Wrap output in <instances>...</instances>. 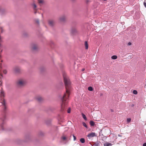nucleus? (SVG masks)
I'll return each instance as SVG.
<instances>
[{"mask_svg":"<svg viewBox=\"0 0 146 146\" xmlns=\"http://www.w3.org/2000/svg\"><path fill=\"white\" fill-rule=\"evenodd\" d=\"M1 75V76H2V74Z\"/></svg>","mask_w":146,"mask_h":146,"instance_id":"nucleus-51","label":"nucleus"},{"mask_svg":"<svg viewBox=\"0 0 146 146\" xmlns=\"http://www.w3.org/2000/svg\"><path fill=\"white\" fill-rule=\"evenodd\" d=\"M63 76L64 84L66 87V93H64L63 97L61 98L62 103L61 107L62 110L64 111L68 104L70 91L71 88V82L68 77L65 73H63Z\"/></svg>","mask_w":146,"mask_h":146,"instance_id":"nucleus-1","label":"nucleus"},{"mask_svg":"<svg viewBox=\"0 0 146 146\" xmlns=\"http://www.w3.org/2000/svg\"><path fill=\"white\" fill-rule=\"evenodd\" d=\"M23 36L24 37H26V36H28V34L27 33V32H24L23 33Z\"/></svg>","mask_w":146,"mask_h":146,"instance_id":"nucleus-22","label":"nucleus"},{"mask_svg":"<svg viewBox=\"0 0 146 146\" xmlns=\"http://www.w3.org/2000/svg\"><path fill=\"white\" fill-rule=\"evenodd\" d=\"M45 70V68L43 66H41L40 68V70L41 72Z\"/></svg>","mask_w":146,"mask_h":146,"instance_id":"nucleus-20","label":"nucleus"},{"mask_svg":"<svg viewBox=\"0 0 146 146\" xmlns=\"http://www.w3.org/2000/svg\"><path fill=\"white\" fill-rule=\"evenodd\" d=\"M36 13V12H35V13Z\"/></svg>","mask_w":146,"mask_h":146,"instance_id":"nucleus-50","label":"nucleus"},{"mask_svg":"<svg viewBox=\"0 0 146 146\" xmlns=\"http://www.w3.org/2000/svg\"><path fill=\"white\" fill-rule=\"evenodd\" d=\"M34 7L35 8L36 7V6L35 4H34Z\"/></svg>","mask_w":146,"mask_h":146,"instance_id":"nucleus-38","label":"nucleus"},{"mask_svg":"<svg viewBox=\"0 0 146 146\" xmlns=\"http://www.w3.org/2000/svg\"><path fill=\"white\" fill-rule=\"evenodd\" d=\"M89 143L92 146H100V145L101 143L100 141H97L95 142L90 143Z\"/></svg>","mask_w":146,"mask_h":146,"instance_id":"nucleus-5","label":"nucleus"},{"mask_svg":"<svg viewBox=\"0 0 146 146\" xmlns=\"http://www.w3.org/2000/svg\"><path fill=\"white\" fill-rule=\"evenodd\" d=\"M107 0H103V1H106Z\"/></svg>","mask_w":146,"mask_h":146,"instance_id":"nucleus-46","label":"nucleus"},{"mask_svg":"<svg viewBox=\"0 0 146 146\" xmlns=\"http://www.w3.org/2000/svg\"><path fill=\"white\" fill-rule=\"evenodd\" d=\"M143 146H146V143H145L143 144Z\"/></svg>","mask_w":146,"mask_h":146,"instance_id":"nucleus-39","label":"nucleus"},{"mask_svg":"<svg viewBox=\"0 0 146 146\" xmlns=\"http://www.w3.org/2000/svg\"><path fill=\"white\" fill-rule=\"evenodd\" d=\"M112 144L111 143H105L104 144V146H111Z\"/></svg>","mask_w":146,"mask_h":146,"instance_id":"nucleus-15","label":"nucleus"},{"mask_svg":"<svg viewBox=\"0 0 146 146\" xmlns=\"http://www.w3.org/2000/svg\"><path fill=\"white\" fill-rule=\"evenodd\" d=\"M131 42H129L128 43V46L131 45Z\"/></svg>","mask_w":146,"mask_h":146,"instance_id":"nucleus-37","label":"nucleus"},{"mask_svg":"<svg viewBox=\"0 0 146 146\" xmlns=\"http://www.w3.org/2000/svg\"><path fill=\"white\" fill-rule=\"evenodd\" d=\"M62 139L63 140H65L66 139V138L65 137H62Z\"/></svg>","mask_w":146,"mask_h":146,"instance_id":"nucleus-31","label":"nucleus"},{"mask_svg":"<svg viewBox=\"0 0 146 146\" xmlns=\"http://www.w3.org/2000/svg\"><path fill=\"white\" fill-rule=\"evenodd\" d=\"M143 5H144V6H145V7L146 8V2H144V3H143Z\"/></svg>","mask_w":146,"mask_h":146,"instance_id":"nucleus-34","label":"nucleus"},{"mask_svg":"<svg viewBox=\"0 0 146 146\" xmlns=\"http://www.w3.org/2000/svg\"><path fill=\"white\" fill-rule=\"evenodd\" d=\"M2 44H1V43H0V49L2 47Z\"/></svg>","mask_w":146,"mask_h":146,"instance_id":"nucleus-41","label":"nucleus"},{"mask_svg":"<svg viewBox=\"0 0 146 146\" xmlns=\"http://www.w3.org/2000/svg\"><path fill=\"white\" fill-rule=\"evenodd\" d=\"M44 133L42 131H40L38 133V135L40 136H43L44 135Z\"/></svg>","mask_w":146,"mask_h":146,"instance_id":"nucleus-17","label":"nucleus"},{"mask_svg":"<svg viewBox=\"0 0 146 146\" xmlns=\"http://www.w3.org/2000/svg\"><path fill=\"white\" fill-rule=\"evenodd\" d=\"M48 25L51 27H53L55 24V21L53 19H49L48 21Z\"/></svg>","mask_w":146,"mask_h":146,"instance_id":"nucleus-3","label":"nucleus"},{"mask_svg":"<svg viewBox=\"0 0 146 146\" xmlns=\"http://www.w3.org/2000/svg\"><path fill=\"white\" fill-rule=\"evenodd\" d=\"M1 33H2L3 32V30L2 29V28H1Z\"/></svg>","mask_w":146,"mask_h":146,"instance_id":"nucleus-40","label":"nucleus"},{"mask_svg":"<svg viewBox=\"0 0 146 146\" xmlns=\"http://www.w3.org/2000/svg\"><path fill=\"white\" fill-rule=\"evenodd\" d=\"M73 138H74V141H75L76 140V137L75 136H74V135H73Z\"/></svg>","mask_w":146,"mask_h":146,"instance_id":"nucleus-30","label":"nucleus"},{"mask_svg":"<svg viewBox=\"0 0 146 146\" xmlns=\"http://www.w3.org/2000/svg\"><path fill=\"white\" fill-rule=\"evenodd\" d=\"M3 72L5 74H6L7 73V71L6 70H4L3 71Z\"/></svg>","mask_w":146,"mask_h":146,"instance_id":"nucleus-35","label":"nucleus"},{"mask_svg":"<svg viewBox=\"0 0 146 146\" xmlns=\"http://www.w3.org/2000/svg\"><path fill=\"white\" fill-rule=\"evenodd\" d=\"M36 100L39 102H40L42 100V99L41 97L38 96L36 98Z\"/></svg>","mask_w":146,"mask_h":146,"instance_id":"nucleus-11","label":"nucleus"},{"mask_svg":"<svg viewBox=\"0 0 146 146\" xmlns=\"http://www.w3.org/2000/svg\"><path fill=\"white\" fill-rule=\"evenodd\" d=\"M118 136L119 137H122V135L120 134H118Z\"/></svg>","mask_w":146,"mask_h":146,"instance_id":"nucleus-42","label":"nucleus"},{"mask_svg":"<svg viewBox=\"0 0 146 146\" xmlns=\"http://www.w3.org/2000/svg\"><path fill=\"white\" fill-rule=\"evenodd\" d=\"M90 1L89 0H86V3L87 4H88V3L90 2Z\"/></svg>","mask_w":146,"mask_h":146,"instance_id":"nucleus-33","label":"nucleus"},{"mask_svg":"<svg viewBox=\"0 0 146 146\" xmlns=\"http://www.w3.org/2000/svg\"><path fill=\"white\" fill-rule=\"evenodd\" d=\"M32 49L34 51L37 50V48L36 45L35 44L32 47Z\"/></svg>","mask_w":146,"mask_h":146,"instance_id":"nucleus-12","label":"nucleus"},{"mask_svg":"<svg viewBox=\"0 0 146 146\" xmlns=\"http://www.w3.org/2000/svg\"><path fill=\"white\" fill-rule=\"evenodd\" d=\"M66 17L65 15H63L60 18V20L61 22H64L65 21Z\"/></svg>","mask_w":146,"mask_h":146,"instance_id":"nucleus-9","label":"nucleus"},{"mask_svg":"<svg viewBox=\"0 0 146 146\" xmlns=\"http://www.w3.org/2000/svg\"><path fill=\"white\" fill-rule=\"evenodd\" d=\"M51 123V120H48L46 121V124L48 125H49Z\"/></svg>","mask_w":146,"mask_h":146,"instance_id":"nucleus-13","label":"nucleus"},{"mask_svg":"<svg viewBox=\"0 0 146 146\" xmlns=\"http://www.w3.org/2000/svg\"><path fill=\"white\" fill-rule=\"evenodd\" d=\"M88 90L90 91H92L93 88L91 86H89L88 88Z\"/></svg>","mask_w":146,"mask_h":146,"instance_id":"nucleus-24","label":"nucleus"},{"mask_svg":"<svg viewBox=\"0 0 146 146\" xmlns=\"http://www.w3.org/2000/svg\"><path fill=\"white\" fill-rule=\"evenodd\" d=\"M90 124L92 126H94V123L93 121L91 120L90 122Z\"/></svg>","mask_w":146,"mask_h":146,"instance_id":"nucleus-14","label":"nucleus"},{"mask_svg":"<svg viewBox=\"0 0 146 146\" xmlns=\"http://www.w3.org/2000/svg\"><path fill=\"white\" fill-rule=\"evenodd\" d=\"M31 139V137L29 135H26L23 141L25 142H27L30 141Z\"/></svg>","mask_w":146,"mask_h":146,"instance_id":"nucleus-7","label":"nucleus"},{"mask_svg":"<svg viewBox=\"0 0 146 146\" xmlns=\"http://www.w3.org/2000/svg\"><path fill=\"white\" fill-rule=\"evenodd\" d=\"M117 56L116 55H113L111 57V58L113 59H116L117 58Z\"/></svg>","mask_w":146,"mask_h":146,"instance_id":"nucleus-23","label":"nucleus"},{"mask_svg":"<svg viewBox=\"0 0 146 146\" xmlns=\"http://www.w3.org/2000/svg\"><path fill=\"white\" fill-rule=\"evenodd\" d=\"M38 2L40 4L42 3L43 2V1L42 0H38Z\"/></svg>","mask_w":146,"mask_h":146,"instance_id":"nucleus-27","label":"nucleus"},{"mask_svg":"<svg viewBox=\"0 0 146 146\" xmlns=\"http://www.w3.org/2000/svg\"><path fill=\"white\" fill-rule=\"evenodd\" d=\"M82 117L84 119H85V120H87V118L85 115L82 113Z\"/></svg>","mask_w":146,"mask_h":146,"instance_id":"nucleus-18","label":"nucleus"},{"mask_svg":"<svg viewBox=\"0 0 146 146\" xmlns=\"http://www.w3.org/2000/svg\"><path fill=\"white\" fill-rule=\"evenodd\" d=\"M13 70L15 73L16 74L19 73L21 72L20 68L18 66H15L13 68Z\"/></svg>","mask_w":146,"mask_h":146,"instance_id":"nucleus-6","label":"nucleus"},{"mask_svg":"<svg viewBox=\"0 0 146 146\" xmlns=\"http://www.w3.org/2000/svg\"><path fill=\"white\" fill-rule=\"evenodd\" d=\"M52 43L53 44H54L53 42H52Z\"/></svg>","mask_w":146,"mask_h":146,"instance_id":"nucleus-45","label":"nucleus"},{"mask_svg":"<svg viewBox=\"0 0 146 146\" xmlns=\"http://www.w3.org/2000/svg\"><path fill=\"white\" fill-rule=\"evenodd\" d=\"M144 2H146V0H145V1H144Z\"/></svg>","mask_w":146,"mask_h":146,"instance_id":"nucleus-47","label":"nucleus"},{"mask_svg":"<svg viewBox=\"0 0 146 146\" xmlns=\"http://www.w3.org/2000/svg\"><path fill=\"white\" fill-rule=\"evenodd\" d=\"M36 23H37L38 24H39V20L38 19H37L36 20Z\"/></svg>","mask_w":146,"mask_h":146,"instance_id":"nucleus-32","label":"nucleus"},{"mask_svg":"<svg viewBox=\"0 0 146 146\" xmlns=\"http://www.w3.org/2000/svg\"><path fill=\"white\" fill-rule=\"evenodd\" d=\"M1 96L3 97H4V95H5L4 92L2 91L1 92Z\"/></svg>","mask_w":146,"mask_h":146,"instance_id":"nucleus-25","label":"nucleus"},{"mask_svg":"<svg viewBox=\"0 0 146 146\" xmlns=\"http://www.w3.org/2000/svg\"><path fill=\"white\" fill-rule=\"evenodd\" d=\"M84 70H85V69H84V68H83V69H82V71H84Z\"/></svg>","mask_w":146,"mask_h":146,"instance_id":"nucleus-43","label":"nucleus"},{"mask_svg":"<svg viewBox=\"0 0 146 146\" xmlns=\"http://www.w3.org/2000/svg\"><path fill=\"white\" fill-rule=\"evenodd\" d=\"M133 93L135 95L137 94V92L136 90H133Z\"/></svg>","mask_w":146,"mask_h":146,"instance_id":"nucleus-26","label":"nucleus"},{"mask_svg":"<svg viewBox=\"0 0 146 146\" xmlns=\"http://www.w3.org/2000/svg\"><path fill=\"white\" fill-rule=\"evenodd\" d=\"M2 50H1V52H2Z\"/></svg>","mask_w":146,"mask_h":146,"instance_id":"nucleus-52","label":"nucleus"},{"mask_svg":"<svg viewBox=\"0 0 146 146\" xmlns=\"http://www.w3.org/2000/svg\"><path fill=\"white\" fill-rule=\"evenodd\" d=\"M2 41V38L1 36H0V42H1Z\"/></svg>","mask_w":146,"mask_h":146,"instance_id":"nucleus-36","label":"nucleus"},{"mask_svg":"<svg viewBox=\"0 0 146 146\" xmlns=\"http://www.w3.org/2000/svg\"><path fill=\"white\" fill-rule=\"evenodd\" d=\"M131 121V119L130 118L127 119V121L128 123H129Z\"/></svg>","mask_w":146,"mask_h":146,"instance_id":"nucleus-29","label":"nucleus"},{"mask_svg":"<svg viewBox=\"0 0 146 146\" xmlns=\"http://www.w3.org/2000/svg\"><path fill=\"white\" fill-rule=\"evenodd\" d=\"M77 32L76 29L75 27H72L71 29V33L72 35H75Z\"/></svg>","mask_w":146,"mask_h":146,"instance_id":"nucleus-8","label":"nucleus"},{"mask_svg":"<svg viewBox=\"0 0 146 146\" xmlns=\"http://www.w3.org/2000/svg\"><path fill=\"white\" fill-rule=\"evenodd\" d=\"M72 0V1H74L75 0Z\"/></svg>","mask_w":146,"mask_h":146,"instance_id":"nucleus-49","label":"nucleus"},{"mask_svg":"<svg viewBox=\"0 0 146 146\" xmlns=\"http://www.w3.org/2000/svg\"><path fill=\"white\" fill-rule=\"evenodd\" d=\"M80 141L82 143H84L85 142V139L83 138H81L80 139Z\"/></svg>","mask_w":146,"mask_h":146,"instance_id":"nucleus-19","label":"nucleus"},{"mask_svg":"<svg viewBox=\"0 0 146 146\" xmlns=\"http://www.w3.org/2000/svg\"><path fill=\"white\" fill-rule=\"evenodd\" d=\"M17 86L19 87H22L25 84V82L21 80H19L17 82Z\"/></svg>","mask_w":146,"mask_h":146,"instance_id":"nucleus-4","label":"nucleus"},{"mask_svg":"<svg viewBox=\"0 0 146 146\" xmlns=\"http://www.w3.org/2000/svg\"><path fill=\"white\" fill-rule=\"evenodd\" d=\"M2 105L3 106V114L1 117V119L2 121V123L1 125V126L3 130V125L5 123L4 121L6 118V114L7 113V109L6 106V103L4 99H3L1 102Z\"/></svg>","mask_w":146,"mask_h":146,"instance_id":"nucleus-2","label":"nucleus"},{"mask_svg":"<svg viewBox=\"0 0 146 146\" xmlns=\"http://www.w3.org/2000/svg\"><path fill=\"white\" fill-rule=\"evenodd\" d=\"M96 136V133H95L92 132L89 134L87 136L90 137H93Z\"/></svg>","mask_w":146,"mask_h":146,"instance_id":"nucleus-10","label":"nucleus"},{"mask_svg":"<svg viewBox=\"0 0 146 146\" xmlns=\"http://www.w3.org/2000/svg\"><path fill=\"white\" fill-rule=\"evenodd\" d=\"M71 112V109L70 108H69L67 110V112L68 113H70Z\"/></svg>","mask_w":146,"mask_h":146,"instance_id":"nucleus-28","label":"nucleus"},{"mask_svg":"<svg viewBox=\"0 0 146 146\" xmlns=\"http://www.w3.org/2000/svg\"><path fill=\"white\" fill-rule=\"evenodd\" d=\"M85 46L86 49H87L88 48V44L87 41H85Z\"/></svg>","mask_w":146,"mask_h":146,"instance_id":"nucleus-16","label":"nucleus"},{"mask_svg":"<svg viewBox=\"0 0 146 146\" xmlns=\"http://www.w3.org/2000/svg\"><path fill=\"white\" fill-rule=\"evenodd\" d=\"M111 112H113V110L112 109H111Z\"/></svg>","mask_w":146,"mask_h":146,"instance_id":"nucleus-44","label":"nucleus"},{"mask_svg":"<svg viewBox=\"0 0 146 146\" xmlns=\"http://www.w3.org/2000/svg\"><path fill=\"white\" fill-rule=\"evenodd\" d=\"M82 124L87 129H88V127L87 125L84 122H82Z\"/></svg>","mask_w":146,"mask_h":146,"instance_id":"nucleus-21","label":"nucleus"},{"mask_svg":"<svg viewBox=\"0 0 146 146\" xmlns=\"http://www.w3.org/2000/svg\"><path fill=\"white\" fill-rule=\"evenodd\" d=\"M134 106V105L133 104L132 106Z\"/></svg>","mask_w":146,"mask_h":146,"instance_id":"nucleus-48","label":"nucleus"}]
</instances>
